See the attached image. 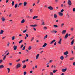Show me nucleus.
<instances>
[{"label":"nucleus","instance_id":"obj_1","mask_svg":"<svg viewBox=\"0 0 75 75\" xmlns=\"http://www.w3.org/2000/svg\"><path fill=\"white\" fill-rule=\"evenodd\" d=\"M67 4L69 6H71L72 5V2L71 0H68L67 1Z\"/></svg>","mask_w":75,"mask_h":75},{"label":"nucleus","instance_id":"obj_2","mask_svg":"<svg viewBox=\"0 0 75 75\" xmlns=\"http://www.w3.org/2000/svg\"><path fill=\"white\" fill-rule=\"evenodd\" d=\"M47 8L49 10H54V8H53V7L51 6H48L47 7Z\"/></svg>","mask_w":75,"mask_h":75},{"label":"nucleus","instance_id":"obj_3","mask_svg":"<svg viewBox=\"0 0 75 75\" xmlns=\"http://www.w3.org/2000/svg\"><path fill=\"white\" fill-rule=\"evenodd\" d=\"M16 67L17 69H18V68H20L21 67V64L19 63L17 65Z\"/></svg>","mask_w":75,"mask_h":75},{"label":"nucleus","instance_id":"obj_4","mask_svg":"<svg viewBox=\"0 0 75 75\" xmlns=\"http://www.w3.org/2000/svg\"><path fill=\"white\" fill-rule=\"evenodd\" d=\"M30 26L32 27H37V26H38V25L37 24L30 25Z\"/></svg>","mask_w":75,"mask_h":75},{"label":"nucleus","instance_id":"obj_5","mask_svg":"<svg viewBox=\"0 0 75 75\" xmlns=\"http://www.w3.org/2000/svg\"><path fill=\"white\" fill-rule=\"evenodd\" d=\"M41 21L42 23V24H41V25H45V22H44V20L43 19H42L41 20Z\"/></svg>","mask_w":75,"mask_h":75},{"label":"nucleus","instance_id":"obj_6","mask_svg":"<svg viewBox=\"0 0 75 75\" xmlns=\"http://www.w3.org/2000/svg\"><path fill=\"white\" fill-rule=\"evenodd\" d=\"M67 30H64L62 31V34H65Z\"/></svg>","mask_w":75,"mask_h":75},{"label":"nucleus","instance_id":"obj_7","mask_svg":"<svg viewBox=\"0 0 75 75\" xmlns=\"http://www.w3.org/2000/svg\"><path fill=\"white\" fill-rule=\"evenodd\" d=\"M14 50H16L17 48V46L14 45L13 47Z\"/></svg>","mask_w":75,"mask_h":75},{"label":"nucleus","instance_id":"obj_8","mask_svg":"<svg viewBox=\"0 0 75 75\" xmlns=\"http://www.w3.org/2000/svg\"><path fill=\"white\" fill-rule=\"evenodd\" d=\"M67 70V68L63 69L62 70V71L63 72H65Z\"/></svg>","mask_w":75,"mask_h":75},{"label":"nucleus","instance_id":"obj_9","mask_svg":"<svg viewBox=\"0 0 75 75\" xmlns=\"http://www.w3.org/2000/svg\"><path fill=\"white\" fill-rule=\"evenodd\" d=\"M61 41H62V38L60 39L59 41L58 42V44H61Z\"/></svg>","mask_w":75,"mask_h":75},{"label":"nucleus","instance_id":"obj_10","mask_svg":"<svg viewBox=\"0 0 75 75\" xmlns=\"http://www.w3.org/2000/svg\"><path fill=\"white\" fill-rule=\"evenodd\" d=\"M56 40H52V42H50V44H52L53 43H54V42H55V41Z\"/></svg>","mask_w":75,"mask_h":75},{"label":"nucleus","instance_id":"obj_11","mask_svg":"<svg viewBox=\"0 0 75 75\" xmlns=\"http://www.w3.org/2000/svg\"><path fill=\"white\" fill-rule=\"evenodd\" d=\"M4 68V66L3 65H1L0 66V69H1L2 68Z\"/></svg>","mask_w":75,"mask_h":75},{"label":"nucleus","instance_id":"obj_12","mask_svg":"<svg viewBox=\"0 0 75 75\" xmlns=\"http://www.w3.org/2000/svg\"><path fill=\"white\" fill-rule=\"evenodd\" d=\"M68 52L66 51L65 52H64V55H68Z\"/></svg>","mask_w":75,"mask_h":75},{"label":"nucleus","instance_id":"obj_13","mask_svg":"<svg viewBox=\"0 0 75 75\" xmlns=\"http://www.w3.org/2000/svg\"><path fill=\"white\" fill-rule=\"evenodd\" d=\"M3 33H4V30H1L0 32V34H3Z\"/></svg>","mask_w":75,"mask_h":75},{"label":"nucleus","instance_id":"obj_14","mask_svg":"<svg viewBox=\"0 0 75 75\" xmlns=\"http://www.w3.org/2000/svg\"><path fill=\"white\" fill-rule=\"evenodd\" d=\"M59 15L60 16H63V13L62 12H59Z\"/></svg>","mask_w":75,"mask_h":75},{"label":"nucleus","instance_id":"obj_15","mask_svg":"<svg viewBox=\"0 0 75 75\" xmlns=\"http://www.w3.org/2000/svg\"><path fill=\"white\" fill-rule=\"evenodd\" d=\"M38 16H34L33 18V19H34L35 18H37Z\"/></svg>","mask_w":75,"mask_h":75},{"label":"nucleus","instance_id":"obj_16","mask_svg":"<svg viewBox=\"0 0 75 75\" xmlns=\"http://www.w3.org/2000/svg\"><path fill=\"white\" fill-rule=\"evenodd\" d=\"M1 20H2V21H5V18H4V17H3L1 18Z\"/></svg>","mask_w":75,"mask_h":75},{"label":"nucleus","instance_id":"obj_17","mask_svg":"<svg viewBox=\"0 0 75 75\" xmlns=\"http://www.w3.org/2000/svg\"><path fill=\"white\" fill-rule=\"evenodd\" d=\"M27 4V3L26 2H24L23 3V5L24 6H26V5Z\"/></svg>","mask_w":75,"mask_h":75},{"label":"nucleus","instance_id":"obj_18","mask_svg":"<svg viewBox=\"0 0 75 75\" xmlns=\"http://www.w3.org/2000/svg\"><path fill=\"white\" fill-rule=\"evenodd\" d=\"M74 40L73 39L71 42V45H73L74 43Z\"/></svg>","mask_w":75,"mask_h":75},{"label":"nucleus","instance_id":"obj_19","mask_svg":"<svg viewBox=\"0 0 75 75\" xmlns=\"http://www.w3.org/2000/svg\"><path fill=\"white\" fill-rule=\"evenodd\" d=\"M54 18H57V15L56 14H54Z\"/></svg>","mask_w":75,"mask_h":75},{"label":"nucleus","instance_id":"obj_20","mask_svg":"<svg viewBox=\"0 0 75 75\" xmlns=\"http://www.w3.org/2000/svg\"><path fill=\"white\" fill-rule=\"evenodd\" d=\"M68 37V34L67 33L66 34L64 37L65 38H67Z\"/></svg>","mask_w":75,"mask_h":75},{"label":"nucleus","instance_id":"obj_21","mask_svg":"<svg viewBox=\"0 0 75 75\" xmlns=\"http://www.w3.org/2000/svg\"><path fill=\"white\" fill-rule=\"evenodd\" d=\"M27 67V66H26L24 64L23 65V66L22 68L23 69H25Z\"/></svg>","mask_w":75,"mask_h":75},{"label":"nucleus","instance_id":"obj_22","mask_svg":"<svg viewBox=\"0 0 75 75\" xmlns=\"http://www.w3.org/2000/svg\"><path fill=\"white\" fill-rule=\"evenodd\" d=\"M24 22H25V20H24V19H23L22 21H21V23L22 24L24 23Z\"/></svg>","mask_w":75,"mask_h":75},{"label":"nucleus","instance_id":"obj_23","mask_svg":"<svg viewBox=\"0 0 75 75\" xmlns=\"http://www.w3.org/2000/svg\"><path fill=\"white\" fill-rule=\"evenodd\" d=\"M39 57V54H37L36 57V59H37Z\"/></svg>","mask_w":75,"mask_h":75},{"label":"nucleus","instance_id":"obj_24","mask_svg":"<svg viewBox=\"0 0 75 75\" xmlns=\"http://www.w3.org/2000/svg\"><path fill=\"white\" fill-rule=\"evenodd\" d=\"M47 45V44L45 43L42 46V47H46Z\"/></svg>","mask_w":75,"mask_h":75},{"label":"nucleus","instance_id":"obj_25","mask_svg":"<svg viewBox=\"0 0 75 75\" xmlns=\"http://www.w3.org/2000/svg\"><path fill=\"white\" fill-rule=\"evenodd\" d=\"M64 56H62L60 57V59L61 60H63L64 59Z\"/></svg>","mask_w":75,"mask_h":75},{"label":"nucleus","instance_id":"obj_26","mask_svg":"<svg viewBox=\"0 0 75 75\" xmlns=\"http://www.w3.org/2000/svg\"><path fill=\"white\" fill-rule=\"evenodd\" d=\"M7 69L8 70V73H9V72H10V69L9 68H7Z\"/></svg>","mask_w":75,"mask_h":75},{"label":"nucleus","instance_id":"obj_27","mask_svg":"<svg viewBox=\"0 0 75 75\" xmlns=\"http://www.w3.org/2000/svg\"><path fill=\"white\" fill-rule=\"evenodd\" d=\"M6 56L5 55L4 56V57L3 58V60H4H4H5V59H6Z\"/></svg>","mask_w":75,"mask_h":75},{"label":"nucleus","instance_id":"obj_28","mask_svg":"<svg viewBox=\"0 0 75 75\" xmlns=\"http://www.w3.org/2000/svg\"><path fill=\"white\" fill-rule=\"evenodd\" d=\"M31 46H29L28 48V50H31Z\"/></svg>","mask_w":75,"mask_h":75},{"label":"nucleus","instance_id":"obj_29","mask_svg":"<svg viewBox=\"0 0 75 75\" xmlns=\"http://www.w3.org/2000/svg\"><path fill=\"white\" fill-rule=\"evenodd\" d=\"M54 27L55 28H57V27H58V26L57 25H54Z\"/></svg>","mask_w":75,"mask_h":75},{"label":"nucleus","instance_id":"obj_30","mask_svg":"<svg viewBox=\"0 0 75 75\" xmlns=\"http://www.w3.org/2000/svg\"><path fill=\"white\" fill-rule=\"evenodd\" d=\"M27 31V29H26L25 30L23 31V33H25Z\"/></svg>","mask_w":75,"mask_h":75},{"label":"nucleus","instance_id":"obj_31","mask_svg":"<svg viewBox=\"0 0 75 75\" xmlns=\"http://www.w3.org/2000/svg\"><path fill=\"white\" fill-rule=\"evenodd\" d=\"M57 70H53V73L54 74L55 73V72H57Z\"/></svg>","mask_w":75,"mask_h":75},{"label":"nucleus","instance_id":"obj_32","mask_svg":"<svg viewBox=\"0 0 75 75\" xmlns=\"http://www.w3.org/2000/svg\"><path fill=\"white\" fill-rule=\"evenodd\" d=\"M48 37V35H46L44 37V39H45V38H47Z\"/></svg>","mask_w":75,"mask_h":75},{"label":"nucleus","instance_id":"obj_33","mask_svg":"<svg viewBox=\"0 0 75 75\" xmlns=\"http://www.w3.org/2000/svg\"><path fill=\"white\" fill-rule=\"evenodd\" d=\"M10 42H8V44H7V46L8 47H9V45H10Z\"/></svg>","mask_w":75,"mask_h":75},{"label":"nucleus","instance_id":"obj_34","mask_svg":"<svg viewBox=\"0 0 75 75\" xmlns=\"http://www.w3.org/2000/svg\"><path fill=\"white\" fill-rule=\"evenodd\" d=\"M17 6H18V4H16L15 5V8H16L17 7Z\"/></svg>","mask_w":75,"mask_h":75},{"label":"nucleus","instance_id":"obj_35","mask_svg":"<svg viewBox=\"0 0 75 75\" xmlns=\"http://www.w3.org/2000/svg\"><path fill=\"white\" fill-rule=\"evenodd\" d=\"M11 4H12V6H14V1H12Z\"/></svg>","mask_w":75,"mask_h":75},{"label":"nucleus","instance_id":"obj_36","mask_svg":"<svg viewBox=\"0 0 75 75\" xmlns=\"http://www.w3.org/2000/svg\"><path fill=\"white\" fill-rule=\"evenodd\" d=\"M20 61V59H18L16 60V62H19Z\"/></svg>","mask_w":75,"mask_h":75},{"label":"nucleus","instance_id":"obj_37","mask_svg":"<svg viewBox=\"0 0 75 75\" xmlns=\"http://www.w3.org/2000/svg\"><path fill=\"white\" fill-rule=\"evenodd\" d=\"M34 40V38L33 37L31 39V41H33V40Z\"/></svg>","mask_w":75,"mask_h":75},{"label":"nucleus","instance_id":"obj_38","mask_svg":"<svg viewBox=\"0 0 75 75\" xmlns=\"http://www.w3.org/2000/svg\"><path fill=\"white\" fill-rule=\"evenodd\" d=\"M74 59V58L72 57V58H70V60H71V61H72V60H73V59Z\"/></svg>","mask_w":75,"mask_h":75},{"label":"nucleus","instance_id":"obj_39","mask_svg":"<svg viewBox=\"0 0 75 75\" xmlns=\"http://www.w3.org/2000/svg\"><path fill=\"white\" fill-rule=\"evenodd\" d=\"M23 41V40L20 41L19 42V44H21V42H22Z\"/></svg>","mask_w":75,"mask_h":75},{"label":"nucleus","instance_id":"obj_40","mask_svg":"<svg viewBox=\"0 0 75 75\" xmlns=\"http://www.w3.org/2000/svg\"><path fill=\"white\" fill-rule=\"evenodd\" d=\"M25 49V46L23 47V48L22 49V50H24Z\"/></svg>","mask_w":75,"mask_h":75},{"label":"nucleus","instance_id":"obj_41","mask_svg":"<svg viewBox=\"0 0 75 75\" xmlns=\"http://www.w3.org/2000/svg\"><path fill=\"white\" fill-rule=\"evenodd\" d=\"M26 74H27V72L24 71V73L23 74L24 75H25Z\"/></svg>","mask_w":75,"mask_h":75},{"label":"nucleus","instance_id":"obj_42","mask_svg":"<svg viewBox=\"0 0 75 75\" xmlns=\"http://www.w3.org/2000/svg\"><path fill=\"white\" fill-rule=\"evenodd\" d=\"M15 39V36H13L12 37V40H14Z\"/></svg>","mask_w":75,"mask_h":75},{"label":"nucleus","instance_id":"obj_43","mask_svg":"<svg viewBox=\"0 0 75 75\" xmlns=\"http://www.w3.org/2000/svg\"><path fill=\"white\" fill-rule=\"evenodd\" d=\"M64 9H62L61 10L60 12H61V13H62V12H64Z\"/></svg>","mask_w":75,"mask_h":75},{"label":"nucleus","instance_id":"obj_44","mask_svg":"<svg viewBox=\"0 0 75 75\" xmlns=\"http://www.w3.org/2000/svg\"><path fill=\"white\" fill-rule=\"evenodd\" d=\"M54 31H55V30H54L52 31H51V32L52 33H54Z\"/></svg>","mask_w":75,"mask_h":75},{"label":"nucleus","instance_id":"obj_45","mask_svg":"<svg viewBox=\"0 0 75 75\" xmlns=\"http://www.w3.org/2000/svg\"><path fill=\"white\" fill-rule=\"evenodd\" d=\"M8 52V50H6L5 51V53H4V54H6V52Z\"/></svg>","mask_w":75,"mask_h":75},{"label":"nucleus","instance_id":"obj_46","mask_svg":"<svg viewBox=\"0 0 75 75\" xmlns=\"http://www.w3.org/2000/svg\"><path fill=\"white\" fill-rule=\"evenodd\" d=\"M64 25V23H63L62 24V25H61V27H62V28Z\"/></svg>","mask_w":75,"mask_h":75},{"label":"nucleus","instance_id":"obj_47","mask_svg":"<svg viewBox=\"0 0 75 75\" xmlns=\"http://www.w3.org/2000/svg\"><path fill=\"white\" fill-rule=\"evenodd\" d=\"M47 28V27L46 26H45L44 27V30H46V29Z\"/></svg>","mask_w":75,"mask_h":75},{"label":"nucleus","instance_id":"obj_48","mask_svg":"<svg viewBox=\"0 0 75 75\" xmlns=\"http://www.w3.org/2000/svg\"><path fill=\"white\" fill-rule=\"evenodd\" d=\"M50 75H54V74H53V73H52V72H50Z\"/></svg>","mask_w":75,"mask_h":75},{"label":"nucleus","instance_id":"obj_49","mask_svg":"<svg viewBox=\"0 0 75 75\" xmlns=\"http://www.w3.org/2000/svg\"><path fill=\"white\" fill-rule=\"evenodd\" d=\"M3 62V60L1 59L0 60V64H1Z\"/></svg>","mask_w":75,"mask_h":75},{"label":"nucleus","instance_id":"obj_50","mask_svg":"<svg viewBox=\"0 0 75 75\" xmlns=\"http://www.w3.org/2000/svg\"><path fill=\"white\" fill-rule=\"evenodd\" d=\"M66 16H68V18H69V15L68 13H67L66 15Z\"/></svg>","mask_w":75,"mask_h":75},{"label":"nucleus","instance_id":"obj_51","mask_svg":"<svg viewBox=\"0 0 75 75\" xmlns=\"http://www.w3.org/2000/svg\"><path fill=\"white\" fill-rule=\"evenodd\" d=\"M40 0H38V2H37V4H38V3H40Z\"/></svg>","mask_w":75,"mask_h":75},{"label":"nucleus","instance_id":"obj_52","mask_svg":"<svg viewBox=\"0 0 75 75\" xmlns=\"http://www.w3.org/2000/svg\"><path fill=\"white\" fill-rule=\"evenodd\" d=\"M73 30H74V28H71V30L72 31H73Z\"/></svg>","mask_w":75,"mask_h":75},{"label":"nucleus","instance_id":"obj_53","mask_svg":"<svg viewBox=\"0 0 75 75\" xmlns=\"http://www.w3.org/2000/svg\"><path fill=\"white\" fill-rule=\"evenodd\" d=\"M25 61H25V60H24L22 62V63H25Z\"/></svg>","mask_w":75,"mask_h":75},{"label":"nucleus","instance_id":"obj_54","mask_svg":"<svg viewBox=\"0 0 75 75\" xmlns=\"http://www.w3.org/2000/svg\"><path fill=\"white\" fill-rule=\"evenodd\" d=\"M73 11L74 12H75V8H74L73 9Z\"/></svg>","mask_w":75,"mask_h":75},{"label":"nucleus","instance_id":"obj_55","mask_svg":"<svg viewBox=\"0 0 75 75\" xmlns=\"http://www.w3.org/2000/svg\"><path fill=\"white\" fill-rule=\"evenodd\" d=\"M26 37H28V35L27 34H26Z\"/></svg>","mask_w":75,"mask_h":75},{"label":"nucleus","instance_id":"obj_56","mask_svg":"<svg viewBox=\"0 0 75 75\" xmlns=\"http://www.w3.org/2000/svg\"><path fill=\"white\" fill-rule=\"evenodd\" d=\"M23 46H24V45H22L21 47V48H23Z\"/></svg>","mask_w":75,"mask_h":75},{"label":"nucleus","instance_id":"obj_57","mask_svg":"<svg viewBox=\"0 0 75 75\" xmlns=\"http://www.w3.org/2000/svg\"><path fill=\"white\" fill-rule=\"evenodd\" d=\"M30 12H31V13H33V10L32 9H31L30 10Z\"/></svg>","mask_w":75,"mask_h":75},{"label":"nucleus","instance_id":"obj_58","mask_svg":"<svg viewBox=\"0 0 75 75\" xmlns=\"http://www.w3.org/2000/svg\"><path fill=\"white\" fill-rule=\"evenodd\" d=\"M33 30L34 31H37V29L35 28H33Z\"/></svg>","mask_w":75,"mask_h":75},{"label":"nucleus","instance_id":"obj_59","mask_svg":"<svg viewBox=\"0 0 75 75\" xmlns=\"http://www.w3.org/2000/svg\"><path fill=\"white\" fill-rule=\"evenodd\" d=\"M27 17L28 18H32V17H30V16H28Z\"/></svg>","mask_w":75,"mask_h":75},{"label":"nucleus","instance_id":"obj_60","mask_svg":"<svg viewBox=\"0 0 75 75\" xmlns=\"http://www.w3.org/2000/svg\"><path fill=\"white\" fill-rule=\"evenodd\" d=\"M22 3H20L18 5L19 6H21V5H22Z\"/></svg>","mask_w":75,"mask_h":75},{"label":"nucleus","instance_id":"obj_61","mask_svg":"<svg viewBox=\"0 0 75 75\" xmlns=\"http://www.w3.org/2000/svg\"><path fill=\"white\" fill-rule=\"evenodd\" d=\"M55 1L56 3H58V0H55Z\"/></svg>","mask_w":75,"mask_h":75},{"label":"nucleus","instance_id":"obj_62","mask_svg":"<svg viewBox=\"0 0 75 75\" xmlns=\"http://www.w3.org/2000/svg\"><path fill=\"white\" fill-rule=\"evenodd\" d=\"M56 45H57V42H55L54 44V45L55 46Z\"/></svg>","mask_w":75,"mask_h":75},{"label":"nucleus","instance_id":"obj_63","mask_svg":"<svg viewBox=\"0 0 75 75\" xmlns=\"http://www.w3.org/2000/svg\"><path fill=\"white\" fill-rule=\"evenodd\" d=\"M9 1V0H6V3H7Z\"/></svg>","mask_w":75,"mask_h":75},{"label":"nucleus","instance_id":"obj_64","mask_svg":"<svg viewBox=\"0 0 75 75\" xmlns=\"http://www.w3.org/2000/svg\"><path fill=\"white\" fill-rule=\"evenodd\" d=\"M73 65H74V66H75V62L73 63Z\"/></svg>","mask_w":75,"mask_h":75}]
</instances>
